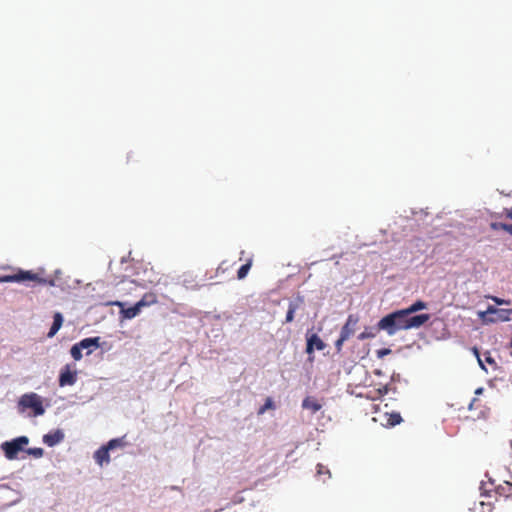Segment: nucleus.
Listing matches in <instances>:
<instances>
[{"label": "nucleus", "instance_id": "f257e3e1", "mask_svg": "<svg viewBox=\"0 0 512 512\" xmlns=\"http://www.w3.org/2000/svg\"><path fill=\"white\" fill-rule=\"evenodd\" d=\"M429 314L410 315L405 309L394 311L384 316L377 324L378 330L394 335L400 330L419 328L429 321Z\"/></svg>", "mask_w": 512, "mask_h": 512}, {"label": "nucleus", "instance_id": "f03ea898", "mask_svg": "<svg viewBox=\"0 0 512 512\" xmlns=\"http://www.w3.org/2000/svg\"><path fill=\"white\" fill-rule=\"evenodd\" d=\"M28 436L21 435L1 443V450L7 460H16L20 452H25V447L29 444Z\"/></svg>", "mask_w": 512, "mask_h": 512}, {"label": "nucleus", "instance_id": "7ed1b4c3", "mask_svg": "<svg viewBox=\"0 0 512 512\" xmlns=\"http://www.w3.org/2000/svg\"><path fill=\"white\" fill-rule=\"evenodd\" d=\"M18 410L21 413L31 410L34 416L42 415L45 412L44 400L34 392L23 394L18 401Z\"/></svg>", "mask_w": 512, "mask_h": 512}, {"label": "nucleus", "instance_id": "20e7f679", "mask_svg": "<svg viewBox=\"0 0 512 512\" xmlns=\"http://www.w3.org/2000/svg\"><path fill=\"white\" fill-rule=\"evenodd\" d=\"M512 309H500L489 306L486 311L479 312V317L484 323H492L497 321H509Z\"/></svg>", "mask_w": 512, "mask_h": 512}, {"label": "nucleus", "instance_id": "39448f33", "mask_svg": "<svg viewBox=\"0 0 512 512\" xmlns=\"http://www.w3.org/2000/svg\"><path fill=\"white\" fill-rule=\"evenodd\" d=\"M23 281L46 283V280L40 278L37 273H34L32 271L18 270L14 274L0 276V283L23 282Z\"/></svg>", "mask_w": 512, "mask_h": 512}, {"label": "nucleus", "instance_id": "423d86ee", "mask_svg": "<svg viewBox=\"0 0 512 512\" xmlns=\"http://www.w3.org/2000/svg\"><path fill=\"white\" fill-rule=\"evenodd\" d=\"M65 439V433L62 429L57 428L50 430L42 436V442L48 447H55L62 443Z\"/></svg>", "mask_w": 512, "mask_h": 512}, {"label": "nucleus", "instance_id": "0eeeda50", "mask_svg": "<svg viewBox=\"0 0 512 512\" xmlns=\"http://www.w3.org/2000/svg\"><path fill=\"white\" fill-rule=\"evenodd\" d=\"M110 450L109 448L104 444H102L97 450L93 453V459L95 463L100 466L104 467L108 465L111 462L110 457Z\"/></svg>", "mask_w": 512, "mask_h": 512}, {"label": "nucleus", "instance_id": "6e6552de", "mask_svg": "<svg viewBox=\"0 0 512 512\" xmlns=\"http://www.w3.org/2000/svg\"><path fill=\"white\" fill-rule=\"evenodd\" d=\"M109 304L118 306L121 309L120 314L124 319H132L136 317L141 312L142 309L138 302L134 306L129 308H124V303L121 301H114L110 302Z\"/></svg>", "mask_w": 512, "mask_h": 512}, {"label": "nucleus", "instance_id": "1a4fd4ad", "mask_svg": "<svg viewBox=\"0 0 512 512\" xmlns=\"http://www.w3.org/2000/svg\"><path fill=\"white\" fill-rule=\"evenodd\" d=\"M76 371H72L69 365H66L60 372L59 385L61 387L73 385L76 382Z\"/></svg>", "mask_w": 512, "mask_h": 512}, {"label": "nucleus", "instance_id": "9d476101", "mask_svg": "<svg viewBox=\"0 0 512 512\" xmlns=\"http://www.w3.org/2000/svg\"><path fill=\"white\" fill-rule=\"evenodd\" d=\"M357 322L358 318L356 316L349 315L341 329L340 336L348 340L354 334Z\"/></svg>", "mask_w": 512, "mask_h": 512}, {"label": "nucleus", "instance_id": "9b49d317", "mask_svg": "<svg viewBox=\"0 0 512 512\" xmlns=\"http://www.w3.org/2000/svg\"><path fill=\"white\" fill-rule=\"evenodd\" d=\"M324 348L325 343L317 334H312L307 338L306 352L308 354H312L315 349L321 351Z\"/></svg>", "mask_w": 512, "mask_h": 512}, {"label": "nucleus", "instance_id": "f8f14e48", "mask_svg": "<svg viewBox=\"0 0 512 512\" xmlns=\"http://www.w3.org/2000/svg\"><path fill=\"white\" fill-rule=\"evenodd\" d=\"M105 445L109 448L111 452H114L118 449H124L126 446L129 445L127 441V436L123 435L121 437L112 438L109 441L105 443Z\"/></svg>", "mask_w": 512, "mask_h": 512}, {"label": "nucleus", "instance_id": "ddd939ff", "mask_svg": "<svg viewBox=\"0 0 512 512\" xmlns=\"http://www.w3.org/2000/svg\"><path fill=\"white\" fill-rule=\"evenodd\" d=\"M302 406H303L304 409H306L310 413L314 414V413L318 412L321 409L322 404L318 401L317 398H315L313 396H307L303 400Z\"/></svg>", "mask_w": 512, "mask_h": 512}, {"label": "nucleus", "instance_id": "4468645a", "mask_svg": "<svg viewBox=\"0 0 512 512\" xmlns=\"http://www.w3.org/2000/svg\"><path fill=\"white\" fill-rule=\"evenodd\" d=\"M79 346L84 349H87V354L92 353L93 349H97L100 347V337H90L81 340Z\"/></svg>", "mask_w": 512, "mask_h": 512}, {"label": "nucleus", "instance_id": "2eb2a0df", "mask_svg": "<svg viewBox=\"0 0 512 512\" xmlns=\"http://www.w3.org/2000/svg\"><path fill=\"white\" fill-rule=\"evenodd\" d=\"M63 324V316L60 312H56L53 316V324L48 332V337L52 338L56 335Z\"/></svg>", "mask_w": 512, "mask_h": 512}, {"label": "nucleus", "instance_id": "dca6fc26", "mask_svg": "<svg viewBox=\"0 0 512 512\" xmlns=\"http://www.w3.org/2000/svg\"><path fill=\"white\" fill-rule=\"evenodd\" d=\"M138 303L142 308L151 306L157 303V296L153 292L145 293Z\"/></svg>", "mask_w": 512, "mask_h": 512}, {"label": "nucleus", "instance_id": "f3484780", "mask_svg": "<svg viewBox=\"0 0 512 512\" xmlns=\"http://www.w3.org/2000/svg\"><path fill=\"white\" fill-rule=\"evenodd\" d=\"M512 490V483L509 481H505L504 484L498 485L495 487V492L500 496H505L509 498V492Z\"/></svg>", "mask_w": 512, "mask_h": 512}, {"label": "nucleus", "instance_id": "a211bd4d", "mask_svg": "<svg viewBox=\"0 0 512 512\" xmlns=\"http://www.w3.org/2000/svg\"><path fill=\"white\" fill-rule=\"evenodd\" d=\"M427 303L422 300H417L412 305H410L408 308H405V310L408 312V314L412 315L413 313L426 309Z\"/></svg>", "mask_w": 512, "mask_h": 512}, {"label": "nucleus", "instance_id": "6ab92c4d", "mask_svg": "<svg viewBox=\"0 0 512 512\" xmlns=\"http://www.w3.org/2000/svg\"><path fill=\"white\" fill-rule=\"evenodd\" d=\"M25 453L28 454L29 456H32L36 459H39V458H42L44 456V449L41 448V447H31V448H27V446L25 447Z\"/></svg>", "mask_w": 512, "mask_h": 512}, {"label": "nucleus", "instance_id": "aec40b11", "mask_svg": "<svg viewBox=\"0 0 512 512\" xmlns=\"http://www.w3.org/2000/svg\"><path fill=\"white\" fill-rule=\"evenodd\" d=\"M251 266H252V259H248V261L239 268V270L237 272V278L239 280L244 279L247 276L249 270L251 269Z\"/></svg>", "mask_w": 512, "mask_h": 512}, {"label": "nucleus", "instance_id": "412c9836", "mask_svg": "<svg viewBox=\"0 0 512 512\" xmlns=\"http://www.w3.org/2000/svg\"><path fill=\"white\" fill-rule=\"evenodd\" d=\"M298 304L290 302L288 305V311L286 313L285 323H290L294 320L295 312L298 309Z\"/></svg>", "mask_w": 512, "mask_h": 512}, {"label": "nucleus", "instance_id": "4be33fe9", "mask_svg": "<svg viewBox=\"0 0 512 512\" xmlns=\"http://www.w3.org/2000/svg\"><path fill=\"white\" fill-rule=\"evenodd\" d=\"M404 421V418H387L385 423L381 422L380 425L384 428H393Z\"/></svg>", "mask_w": 512, "mask_h": 512}, {"label": "nucleus", "instance_id": "5701e85b", "mask_svg": "<svg viewBox=\"0 0 512 512\" xmlns=\"http://www.w3.org/2000/svg\"><path fill=\"white\" fill-rule=\"evenodd\" d=\"M82 350L83 348L79 346V343L71 347L70 353L74 360L78 361L82 358Z\"/></svg>", "mask_w": 512, "mask_h": 512}, {"label": "nucleus", "instance_id": "b1692460", "mask_svg": "<svg viewBox=\"0 0 512 512\" xmlns=\"http://www.w3.org/2000/svg\"><path fill=\"white\" fill-rule=\"evenodd\" d=\"M491 228L493 230H504L510 234H512V224H505V223H501V222H495V223H492L491 224Z\"/></svg>", "mask_w": 512, "mask_h": 512}, {"label": "nucleus", "instance_id": "393cba45", "mask_svg": "<svg viewBox=\"0 0 512 512\" xmlns=\"http://www.w3.org/2000/svg\"><path fill=\"white\" fill-rule=\"evenodd\" d=\"M376 336V333L373 331L372 328H366L362 333L358 335L359 340H365L369 338H374Z\"/></svg>", "mask_w": 512, "mask_h": 512}, {"label": "nucleus", "instance_id": "a878e982", "mask_svg": "<svg viewBox=\"0 0 512 512\" xmlns=\"http://www.w3.org/2000/svg\"><path fill=\"white\" fill-rule=\"evenodd\" d=\"M324 474L328 475V478L331 477V473H330L328 468H326L324 465H322L320 463L317 464V473H316V475L317 476H321V475H324Z\"/></svg>", "mask_w": 512, "mask_h": 512}, {"label": "nucleus", "instance_id": "bb28decb", "mask_svg": "<svg viewBox=\"0 0 512 512\" xmlns=\"http://www.w3.org/2000/svg\"><path fill=\"white\" fill-rule=\"evenodd\" d=\"M485 362L491 365L494 369L497 368V363L495 359L491 356L490 352H486L484 354Z\"/></svg>", "mask_w": 512, "mask_h": 512}, {"label": "nucleus", "instance_id": "cd10ccee", "mask_svg": "<svg viewBox=\"0 0 512 512\" xmlns=\"http://www.w3.org/2000/svg\"><path fill=\"white\" fill-rule=\"evenodd\" d=\"M274 403L271 398H267L265 404L259 409L258 414H263L267 408H273Z\"/></svg>", "mask_w": 512, "mask_h": 512}, {"label": "nucleus", "instance_id": "c85d7f7f", "mask_svg": "<svg viewBox=\"0 0 512 512\" xmlns=\"http://www.w3.org/2000/svg\"><path fill=\"white\" fill-rule=\"evenodd\" d=\"M488 298H490L492 301H494L497 305H509L510 304V300H504V299H501V298H498L496 296H489Z\"/></svg>", "mask_w": 512, "mask_h": 512}, {"label": "nucleus", "instance_id": "c756f323", "mask_svg": "<svg viewBox=\"0 0 512 512\" xmlns=\"http://www.w3.org/2000/svg\"><path fill=\"white\" fill-rule=\"evenodd\" d=\"M473 354L477 357V360H478L479 366H480L483 370L487 371V369H486V367H485V365H484L483 360L480 358L479 351H478V349H477L476 347H474V348H473Z\"/></svg>", "mask_w": 512, "mask_h": 512}, {"label": "nucleus", "instance_id": "7c9ffc66", "mask_svg": "<svg viewBox=\"0 0 512 512\" xmlns=\"http://www.w3.org/2000/svg\"><path fill=\"white\" fill-rule=\"evenodd\" d=\"M347 339L343 338V337H339V339L336 341L335 343V347H336V350L337 352H340L342 350V346L344 344V342L346 341Z\"/></svg>", "mask_w": 512, "mask_h": 512}, {"label": "nucleus", "instance_id": "2f4dec72", "mask_svg": "<svg viewBox=\"0 0 512 512\" xmlns=\"http://www.w3.org/2000/svg\"><path fill=\"white\" fill-rule=\"evenodd\" d=\"M486 483L485 482H481L480 483V490L482 491L481 494L485 497H490V491H487L484 487H485Z\"/></svg>", "mask_w": 512, "mask_h": 512}, {"label": "nucleus", "instance_id": "473e14b6", "mask_svg": "<svg viewBox=\"0 0 512 512\" xmlns=\"http://www.w3.org/2000/svg\"><path fill=\"white\" fill-rule=\"evenodd\" d=\"M387 416H391V417H394V416H400L399 414L397 413H386Z\"/></svg>", "mask_w": 512, "mask_h": 512}, {"label": "nucleus", "instance_id": "72a5a7b5", "mask_svg": "<svg viewBox=\"0 0 512 512\" xmlns=\"http://www.w3.org/2000/svg\"><path fill=\"white\" fill-rule=\"evenodd\" d=\"M488 481L492 485L495 483V480L493 478H491V477H488Z\"/></svg>", "mask_w": 512, "mask_h": 512}, {"label": "nucleus", "instance_id": "f704fd0d", "mask_svg": "<svg viewBox=\"0 0 512 512\" xmlns=\"http://www.w3.org/2000/svg\"><path fill=\"white\" fill-rule=\"evenodd\" d=\"M507 217L512 219V211L507 212Z\"/></svg>", "mask_w": 512, "mask_h": 512}, {"label": "nucleus", "instance_id": "c9c22d12", "mask_svg": "<svg viewBox=\"0 0 512 512\" xmlns=\"http://www.w3.org/2000/svg\"><path fill=\"white\" fill-rule=\"evenodd\" d=\"M377 420H378V419H377L376 417H373V418H372V421H373L374 423H376V422H377Z\"/></svg>", "mask_w": 512, "mask_h": 512}, {"label": "nucleus", "instance_id": "e433bc0d", "mask_svg": "<svg viewBox=\"0 0 512 512\" xmlns=\"http://www.w3.org/2000/svg\"><path fill=\"white\" fill-rule=\"evenodd\" d=\"M508 496H509V498H511V499H512V489L510 490V492H509V495H508Z\"/></svg>", "mask_w": 512, "mask_h": 512}, {"label": "nucleus", "instance_id": "4c0bfd02", "mask_svg": "<svg viewBox=\"0 0 512 512\" xmlns=\"http://www.w3.org/2000/svg\"><path fill=\"white\" fill-rule=\"evenodd\" d=\"M510 347L512 348V338H511V342H510Z\"/></svg>", "mask_w": 512, "mask_h": 512}]
</instances>
